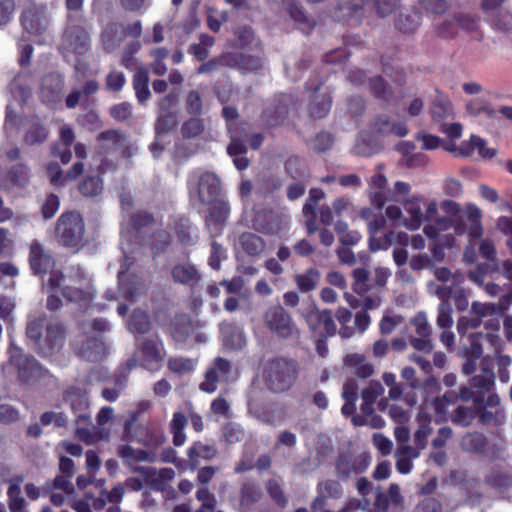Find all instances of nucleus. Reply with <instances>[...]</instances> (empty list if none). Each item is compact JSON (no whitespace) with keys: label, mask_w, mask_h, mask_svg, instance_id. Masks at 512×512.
<instances>
[{"label":"nucleus","mask_w":512,"mask_h":512,"mask_svg":"<svg viewBox=\"0 0 512 512\" xmlns=\"http://www.w3.org/2000/svg\"><path fill=\"white\" fill-rule=\"evenodd\" d=\"M62 399L75 416V436L85 444H94L97 437L93 432L90 401L86 389L75 385L69 386L63 391Z\"/></svg>","instance_id":"obj_1"},{"label":"nucleus","mask_w":512,"mask_h":512,"mask_svg":"<svg viewBox=\"0 0 512 512\" xmlns=\"http://www.w3.org/2000/svg\"><path fill=\"white\" fill-rule=\"evenodd\" d=\"M298 373L299 365L295 359L276 356L265 364L263 378L270 391L280 393L289 390L295 384Z\"/></svg>","instance_id":"obj_2"},{"label":"nucleus","mask_w":512,"mask_h":512,"mask_svg":"<svg viewBox=\"0 0 512 512\" xmlns=\"http://www.w3.org/2000/svg\"><path fill=\"white\" fill-rule=\"evenodd\" d=\"M85 222L78 211L63 212L55 225V237L65 248L78 251L84 245Z\"/></svg>","instance_id":"obj_3"},{"label":"nucleus","mask_w":512,"mask_h":512,"mask_svg":"<svg viewBox=\"0 0 512 512\" xmlns=\"http://www.w3.org/2000/svg\"><path fill=\"white\" fill-rule=\"evenodd\" d=\"M263 322L270 333L282 340L297 341L300 330L292 315L280 304L271 305L263 314Z\"/></svg>","instance_id":"obj_4"},{"label":"nucleus","mask_w":512,"mask_h":512,"mask_svg":"<svg viewBox=\"0 0 512 512\" xmlns=\"http://www.w3.org/2000/svg\"><path fill=\"white\" fill-rule=\"evenodd\" d=\"M10 363L15 366L17 379L21 384L32 385L41 380L53 377L51 372L42 366L32 355H26L22 349H10Z\"/></svg>","instance_id":"obj_5"},{"label":"nucleus","mask_w":512,"mask_h":512,"mask_svg":"<svg viewBox=\"0 0 512 512\" xmlns=\"http://www.w3.org/2000/svg\"><path fill=\"white\" fill-rule=\"evenodd\" d=\"M187 187L190 197L196 196L203 205H210L218 200L221 182L212 172H192L188 176Z\"/></svg>","instance_id":"obj_6"},{"label":"nucleus","mask_w":512,"mask_h":512,"mask_svg":"<svg viewBox=\"0 0 512 512\" xmlns=\"http://www.w3.org/2000/svg\"><path fill=\"white\" fill-rule=\"evenodd\" d=\"M123 437L128 442H136L146 447L157 448L165 440V434L152 424H135L134 420H127L124 424Z\"/></svg>","instance_id":"obj_7"},{"label":"nucleus","mask_w":512,"mask_h":512,"mask_svg":"<svg viewBox=\"0 0 512 512\" xmlns=\"http://www.w3.org/2000/svg\"><path fill=\"white\" fill-rule=\"evenodd\" d=\"M22 28L30 35L43 34L49 25L47 17V6L44 4H33L24 9L20 15Z\"/></svg>","instance_id":"obj_8"},{"label":"nucleus","mask_w":512,"mask_h":512,"mask_svg":"<svg viewBox=\"0 0 512 512\" xmlns=\"http://www.w3.org/2000/svg\"><path fill=\"white\" fill-rule=\"evenodd\" d=\"M472 312L478 316L489 317V319L484 322V326L488 330L485 337L493 344L494 341L498 339L496 332L500 329L504 308L500 304L474 302L472 304Z\"/></svg>","instance_id":"obj_9"},{"label":"nucleus","mask_w":512,"mask_h":512,"mask_svg":"<svg viewBox=\"0 0 512 512\" xmlns=\"http://www.w3.org/2000/svg\"><path fill=\"white\" fill-rule=\"evenodd\" d=\"M65 342V328L61 322L49 323L45 327V335L37 345L38 353L50 357L58 353Z\"/></svg>","instance_id":"obj_10"},{"label":"nucleus","mask_w":512,"mask_h":512,"mask_svg":"<svg viewBox=\"0 0 512 512\" xmlns=\"http://www.w3.org/2000/svg\"><path fill=\"white\" fill-rule=\"evenodd\" d=\"M371 463V456L367 453L359 455L340 454L335 463L338 477L347 480L351 475H358L367 470Z\"/></svg>","instance_id":"obj_11"},{"label":"nucleus","mask_w":512,"mask_h":512,"mask_svg":"<svg viewBox=\"0 0 512 512\" xmlns=\"http://www.w3.org/2000/svg\"><path fill=\"white\" fill-rule=\"evenodd\" d=\"M231 362L223 357H216L205 374L204 380L199 384L202 392L212 394L217 390L221 378H226L231 372Z\"/></svg>","instance_id":"obj_12"},{"label":"nucleus","mask_w":512,"mask_h":512,"mask_svg":"<svg viewBox=\"0 0 512 512\" xmlns=\"http://www.w3.org/2000/svg\"><path fill=\"white\" fill-rule=\"evenodd\" d=\"M372 0H347L338 5L334 17L349 26H359L365 15V6Z\"/></svg>","instance_id":"obj_13"},{"label":"nucleus","mask_w":512,"mask_h":512,"mask_svg":"<svg viewBox=\"0 0 512 512\" xmlns=\"http://www.w3.org/2000/svg\"><path fill=\"white\" fill-rule=\"evenodd\" d=\"M288 101V96L281 95L274 98L271 104L263 110L261 119L266 127L276 128L285 122L289 114Z\"/></svg>","instance_id":"obj_14"},{"label":"nucleus","mask_w":512,"mask_h":512,"mask_svg":"<svg viewBox=\"0 0 512 512\" xmlns=\"http://www.w3.org/2000/svg\"><path fill=\"white\" fill-rule=\"evenodd\" d=\"M63 43L73 54L84 55L90 49V36L81 25H70L63 33Z\"/></svg>","instance_id":"obj_15"},{"label":"nucleus","mask_w":512,"mask_h":512,"mask_svg":"<svg viewBox=\"0 0 512 512\" xmlns=\"http://www.w3.org/2000/svg\"><path fill=\"white\" fill-rule=\"evenodd\" d=\"M317 495L311 502L312 512H323L326 509L327 501L329 499H340L343 494V489L341 484L337 480L328 479L318 483Z\"/></svg>","instance_id":"obj_16"},{"label":"nucleus","mask_w":512,"mask_h":512,"mask_svg":"<svg viewBox=\"0 0 512 512\" xmlns=\"http://www.w3.org/2000/svg\"><path fill=\"white\" fill-rule=\"evenodd\" d=\"M29 265L34 275L44 276L54 268L55 260L41 243L34 240L30 245Z\"/></svg>","instance_id":"obj_17"},{"label":"nucleus","mask_w":512,"mask_h":512,"mask_svg":"<svg viewBox=\"0 0 512 512\" xmlns=\"http://www.w3.org/2000/svg\"><path fill=\"white\" fill-rule=\"evenodd\" d=\"M306 322L309 329L318 334L332 337L336 334V325L333 319V314L330 310H312L306 315Z\"/></svg>","instance_id":"obj_18"},{"label":"nucleus","mask_w":512,"mask_h":512,"mask_svg":"<svg viewBox=\"0 0 512 512\" xmlns=\"http://www.w3.org/2000/svg\"><path fill=\"white\" fill-rule=\"evenodd\" d=\"M105 351L103 339L98 336H86L74 347V352L78 357L91 362L101 360L105 356Z\"/></svg>","instance_id":"obj_19"},{"label":"nucleus","mask_w":512,"mask_h":512,"mask_svg":"<svg viewBox=\"0 0 512 512\" xmlns=\"http://www.w3.org/2000/svg\"><path fill=\"white\" fill-rule=\"evenodd\" d=\"M64 78L58 73H49L42 78L40 96L48 105L56 104L62 99Z\"/></svg>","instance_id":"obj_20"},{"label":"nucleus","mask_w":512,"mask_h":512,"mask_svg":"<svg viewBox=\"0 0 512 512\" xmlns=\"http://www.w3.org/2000/svg\"><path fill=\"white\" fill-rule=\"evenodd\" d=\"M506 0H482L480 8L490 25L501 32L511 30L510 21L502 17L501 7Z\"/></svg>","instance_id":"obj_21"},{"label":"nucleus","mask_w":512,"mask_h":512,"mask_svg":"<svg viewBox=\"0 0 512 512\" xmlns=\"http://www.w3.org/2000/svg\"><path fill=\"white\" fill-rule=\"evenodd\" d=\"M142 360L146 367L159 368L166 356L163 342L160 339H145L140 345Z\"/></svg>","instance_id":"obj_22"},{"label":"nucleus","mask_w":512,"mask_h":512,"mask_svg":"<svg viewBox=\"0 0 512 512\" xmlns=\"http://www.w3.org/2000/svg\"><path fill=\"white\" fill-rule=\"evenodd\" d=\"M61 295L68 303H75L79 307L88 308L96 297V290L92 285L74 287L70 285L61 288Z\"/></svg>","instance_id":"obj_23"},{"label":"nucleus","mask_w":512,"mask_h":512,"mask_svg":"<svg viewBox=\"0 0 512 512\" xmlns=\"http://www.w3.org/2000/svg\"><path fill=\"white\" fill-rule=\"evenodd\" d=\"M171 277L177 284L194 288L201 281L202 274L196 265L187 262L174 265L171 269Z\"/></svg>","instance_id":"obj_24"},{"label":"nucleus","mask_w":512,"mask_h":512,"mask_svg":"<svg viewBox=\"0 0 512 512\" xmlns=\"http://www.w3.org/2000/svg\"><path fill=\"white\" fill-rule=\"evenodd\" d=\"M322 82H320L316 87L315 91L312 94L309 104H308V115L314 120L325 118L332 107V96L329 92L318 93L320 86H322Z\"/></svg>","instance_id":"obj_25"},{"label":"nucleus","mask_w":512,"mask_h":512,"mask_svg":"<svg viewBox=\"0 0 512 512\" xmlns=\"http://www.w3.org/2000/svg\"><path fill=\"white\" fill-rule=\"evenodd\" d=\"M29 181V169L26 165L19 163L12 166L0 179V188L10 191L16 187H25Z\"/></svg>","instance_id":"obj_26"},{"label":"nucleus","mask_w":512,"mask_h":512,"mask_svg":"<svg viewBox=\"0 0 512 512\" xmlns=\"http://www.w3.org/2000/svg\"><path fill=\"white\" fill-rule=\"evenodd\" d=\"M126 136L119 130L109 129L102 131L97 136L99 143V153L102 155H110L124 146Z\"/></svg>","instance_id":"obj_27"},{"label":"nucleus","mask_w":512,"mask_h":512,"mask_svg":"<svg viewBox=\"0 0 512 512\" xmlns=\"http://www.w3.org/2000/svg\"><path fill=\"white\" fill-rule=\"evenodd\" d=\"M263 497V491L258 482L252 479H244L241 482L238 500L242 508L250 509Z\"/></svg>","instance_id":"obj_28"},{"label":"nucleus","mask_w":512,"mask_h":512,"mask_svg":"<svg viewBox=\"0 0 512 512\" xmlns=\"http://www.w3.org/2000/svg\"><path fill=\"white\" fill-rule=\"evenodd\" d=\"M174 232L182 246L195 245L199 239L198 228L187 217L178 218L174 224Z\"/></svg>","instance_id":"obj_29"},{"label":"nucleus","mask_w":512,"mask_h":512,"mask_svg":"<svg viewBox=\"0 0 512 512\" xmlns=\"http://www.w3.org/2000/svg\"><path fill=\"white\" fill-rule=\"evenodd\" d=\"M430 114L432 122L438 124L439 127L442 123L453 120L455 117L452 102L442 95L436 97L431 104Z\"/></svg>","instance_id":"obj_30"},{"label":"nucleus","mask_w":512,"mask_h":512,"mask_svg":"<svg viewBox=\"0 0 512 512\" xmlns=\"http://www.w3.org/2000/svg\"><path fill=\"white\" fill-rule=\"evenodd\" d=\"M123 40L124 32L120 23H108L101 32V42L106 53H112Z\"/></svg>","instance_id":"obj_31"},{"label":"nucleus","mask_w":512,"mask_h":512,"mask_svg":"<svg viewBox=\"0 0 512 512\" xmlns=\"http://www.w3.org/2000/svg\"><path fill=\"white\" fill-rule=\"evenodd\" d=\"M210 205L212 206L205 220L206 225L208 228L221 232L229 215V206L222 200H216Z\"/></svg>","instance_id":"obj_32"},{"label":"nucleus","mask_w":512,"mask_h":512,"mask_svg":"<svg viewBox=\"0 0 512 512\" xmlns=\"http://www.w3.org/2000/svg\"><path fill=\"white\" fill-rule=\"evenodd\" d=\"M500 275V266L498 260H486L479 263L474 270L469 271L468 278L479 286L485 284V278L489 276L497 280Z\"/></svg>","instance_id":"obj_33"},{"label":"nucleus","mask_w":512,"mask_h":512,"mask_svg":"<svg viewBox=\"0 0 512 512\" xmlns=\"http://www.w3.org/2000/svg\"><path fill=\"white\" fill-rule=\"evenodd\" d=\"M486 141L477 135H472L470 140L462 142L458 148V154L462 156H470L475 149L478 150L479 155L485 159L493 158L497 151L494 148H487Z\"/></svg>","instance_id":"obj_34"},{"label":"nucleus","mask_w":512,"mask_h":512,"mask_svg":"<svg viewBox=\"0 0 512 512\" xmlns=\"http://www.w3.org/2000/svg\"><path fill=\"white\" fill-rule=\"evenodd\" d=\"M344 365L354 369V374L358 378L367 379L374 372V366L367 362L364 354L350 353L344 358Z\"/></svg>","instance_id":"obj_35"},{"label":"nucleus","mask_w":512,"mask_h":512,"mask_svg":"<svg viewBox=\"0 0 512 512\" xmlns=\"http://www.w3.org/2000/svg\"><path fill=\"white\" fill-rule=\"evenodd\" d=\"M422 15L418 10H412L408 13H399L394 20L395 28L405 34L414 33L420 26Z\"/></svg>","instance_id":"obj_36"},{"label":"nucleus","mask_w":512,"mask_h":512,"mask_svg":"<svg viewBox=\"0 0 512 512\" xmlns=\"http://www.w3.org/2000/svg\"><path fill=\"white\" fill-rule=\"evenodd\" d=\"M135 96L140 104H144L151 96L149 90V75L148 71L140 67L133 75L132 80Z\"/></svg>","instance_id":"obj_37"},{"label":"nucleus","mask_w":512,"mask_h":512,"mask_svg":"<svg viewBox=\"0 0 512 512\" xmlns=\"http://www.w3.org/2000/svg\"><path fill=\"white\" fill-rule=\"evenodd\" d=\"M239 245L249 256H259L265 249L264 240L252 232L242 233L239 237Z\"/></svg>","instance_id":"obj_38"},{"label":"nucleus","mask_w":512,"mask_h":512,"mask_svg":"<svg viewBox=\"0 0 512 512\" xmlns=\"http://www.w3.org/2000/svg\"><path fill=\"white\" fill-rule=\"evenodd\" d=\"M462 448L470 453L482 454L488 446L487 437L480 432H471L463 436L461 441Z\"/></svg>","instance_id":"obj_39"},{"label":"nucleus","mask_w":512,"mask_h":512,"mask_svg":"<svg viewBox=\"0 0 512 512\" xmlns=\"http://www.w3.org/2000/svg\"><path fill=\"white\" fill-rule=\"evenodd\" d=\"M320 278L321 274L316 268H308L304 273L297 274L294 277V281L301 292L307 293L317 287Z\"/></svg>","instance_id":"obj_40"},{"label":"nucleus","mask_w":512,"mask_h":512,"mask_svg":"<svg viewBox=\"0 0 512 512\" xmlns=\"http://www.w3.org/2000/svg\"><path fill=\"white\" fill-rule=\"evenodd\" d=\"M188 423L187 417L182 412H175L170 423V432L173 435V444L182 446L186 441L184 429Z\"/></svg>","instance_id":"obj_41"},{"label":"nucleus","mask_w":512,"mask_h":512,"mask_svg":"<svg viewBox=\"0 0 512 512\" xmlns=\"http://www.w3.org/2000/svg\"><path fill=\"white\" fill-rule=\"evenodd\" d=\"M369 88L371 94L378 100L389 103L393 97V91L388 83L381 76H375L369 79Z\"/></svg>","instance_id":"obj_42"},{"label":"nucleus","mask_w":512,"mask_h":512,"mask_svg":"<svg viewBox=\"0 0 512 512\" xmlns=\"http://www.w3.org/2000/svg\"><path fill=\"white\" fill-rule=\"evenodd\" d=\"M405 211L408 213L409 218L406 219L405 225L410 230H417L423 222V213L418 199H412L405 203Z\"/></svg>","instance_id":"obj_43"},{"label":"nucleus","mask_w":512,"mask_h":512,"mask_svg":"<svg viewBox=\"0 0 512 512\" xmlns=\"http://www.w3.org/2000/svg\"><path fill=\"white\" fill-rule=\"evenodd\" d=\"M119 457H121L127 463L131 462H152L154 455L143 449H135L130 445H122L118 451Z\"/></svg>","instance_id":"obj_44"},{"label":"nucleus","mask_w":512,"mask_h":512,"mask_svg":"<svg viewBox=\"0 0 512 512\" xmlns=\"http://www.w3.org/2000/svg\"><path fill=\"white\" fill-rule=\"evenodd\" d=\"M129 330L133 333L145 334L151 328L148 314L140 309H135L128 321Z\"/></svg>","instance_id":"obj_45"},{"label":"nucleus","mask_w":512,"mask_h":512,"mask_svg":"<svg viewBox=\"0 0 512 512\" xmlns=\"http://www.w3.org/2000/svg\"><path fill=\"white\" fill-rule=\"evenodd\" d=\"M78 190L85 197H95L103 190V179L100 175H87L79 183Z\"/></svg>","instance_id":"obj_46"},{"label":"nucleus","mask_w":512,"mask_h":512,"mask_svg":"<svg viewBox=\"0 0 512 512\" xmlns=\"http://www.w3.org/2000/svg\"><path fill=\"white\" fill-rule=\"evenodd\" d=\"M178 125L177 112H159L155 121L156 134H167Z\"/></svg>","instance_id":"obj_47"},{"label":"nucleus","mask_w":512,"mask_h":512,"mask_svg":"<svg viewBox=\"0 0 512 512\" xmlns=\"http://www.w3.org/2000/svg\"><path fill=\"white\" fill-rule=\"evenodd\" d=\"M154 216L147 211H137L132 213L128 219V227L133 232H140L142 229L151 226L154 223Z\"/></svg>","instance_id":"obj_48"},{"label":"nucleus","mask_w":512,"mask_h":512,"mask_svg":"<svg viewBox=\"0 0 512 512\" xmlns=\"http://www.w3.org/2000/svg\"><path fill=\"white\" fill-rule=\"evenodd\" d=\"M475 415L473 408L460 405L454 409L450 420L456 426L468 427L472 424Z\"/></svg>","instance_id":"obj_49"},{"label":"nucleus","mask_w":512,"mask_h":512,"mask_svg":"<svg viewBox=\"0 0 512 512\" xmlns=\"http://www.w3.org/2000/svg\"><path fill=\"white\" fill-rule=\"evenodd\" d=\"M284 170L294 180H301L305 178V164L304 161L296 155L290 156L284 163Z\"/></svg>","instance_id":"obj_50"},{"label":"nucleus","mask_w":512,"mask_h":512,"mask_svg":"<svg viewBox=\"0 0 512 512\" xmlns=\"http://www.w3.org/2000/svg\"><path fill=\"white\" fill-rule=\"evenodd\" d=\"M266 490L272 501L280 507H285L288 499L283 491L280 479L271 478L266 482Z\"/></svg>","instance_id":"obj_51"},{"label":"nucleus","mask_w":512,"mask_h":512,"mask_svg":"<svg viewBox=\"0 0 512 512\" xmlns=\"http://www.w3.org/2000/svg\"><path fill=\"white\" fill-rule=\"evenodd\" d=\"M140 49L141 44L138 40L129 42L122 52L120 65L127 70H133L137 65L135 55L140 51Z\"/></svg>","instance_id":"obj_52"},{"label":"nucleus","mask_w":512,"mask_h":512,"mask_svg":"<svg viewBox=\"0 0 512 512\" xmlns=\"http://www.w3.org/2000/svg\"><path fill=\"white\" fill-rule=\"evenodd\" d=\"M238 70L242 73H256L263 67V58L258 55L240 53Z\"/></svg>","instance_id":"obj_53"},{"label":"nucleus","mask_w":512,"mask_h":512,"mask_svg":"<svg viewBox=\"0 0 512 512\" xmlns=\"http://www.w3.org/2000/svg\"><path fill=\"white\" fill-rule=\"evenodd\" d=\"M204 131V122L199 116H193L186 120L181 126V134L184 139H191L200 136Z\"/></svg>","instance_id":"obj_54"},{"label":"nucleus","mask_w":512,"mask_h":512,"mask_svg":"<svg viewBox=\"0 0 512 512\" xmlns=\"http://www.w3.org/2000/svg\"><path fill=\"white\" fill-rule=\"evenodd\" d=\"M48 135L49 131L45 126L39 123H34L25 133L24 142L27 145L41 144L46 141Z\"/></svg>","instance_id":"obj_55"},{"label":"nucleus","mask_w":512,"mask_h":512,"mask_svg":"<svg viewBox=\"0 0 512 512\" xmlns=\"http://www.w3.org/2000/svg\"><path fill=\"white\" fill-rule=\"evenodd\" d=\"M495 384V375L492 370H485L482 374L475 375L470 379V385L478 389V392H489Z\"/></svg>","instance_id":"obj_56"},{"label":"nucleus","mask_w":512,"mask_h":512,"mask_svg":"<svg viewBox=\"0 0 512 512\" xmlns=\"http://www.w3.org/2000/svg\"><path fill=\"white\" fill-rule=\"evenodd\" d=\"M167 367L172 373L184 375L194 370L195 362L190 358L172 357L168 360Z\"/></svg>","instance_id":"obj_57"},{"label":"nucleus","mask_w":512,"mask_h":512,"mask_svg":"<svg viewBox=\"0 0 512 512\" xmlns=\"http://www.w3.org/2000/svg\"><path fill=\"white\" fill-rule=\"evenodd\" d=\"M393 61L394 56L382 55L380 58L382 70L395 83H397L398 85H403L405 83V73L403 72V70L394 68L392 64Z\"/></svg>","instance_id":"obj_58"},{"label":"nucleus","mask_w":512,"mask_h":512,"mask_svg":"<svg viewBox=\"0 0 512 512\" xmlns=\"http://www.w3.org/2000/svg\"><path fill=\"white\" fill-rule=\"evenodd\" d=\"M467 112L472 116L485 115L488 118H493L496 115L495 109L490 103L482 99H474L466 106Z\"/></svg>","instance_id":"obj_59"},{"label":"nucleus","mask_w":512,"mask_h":512,"mask_svg":"<svg viewBox=\"0 0 512 512\" xmlns=\"http://www.w3.org/2000/svg\"><path fill=\"white\" fill-rule=\"evenodd\" d=\"M46 322V316L41 315L30 321L26 325V336L37 346L42 339L43 328Z\"/></svg>","instance_id":"obj_60"},{"label":"nucleus","mask_w":512,"mask_h":512,"mask_svg":"<svg viewBox=\"0 0 512 512\" xmlns=\"http://www.w3.org/2000/svg\"><path fill=\"white\" fill-rule=\"evenodd\" d=\"M352 276L354 279L353 283V291L358 295L363 296L370 290V286L368 285L369 281V272L367 269L359 267L353 270Z\"/></svg>","instance_id":"obj_61"},{"label":"nucleus","mask_w":512,"mask_h":512,"mask_svg":"<svg viewBox=\"0 0 512 512\" xmlns=\"http://www.w3.org/2000/svg\"><path fill=\"white\" fill-rule=\"evenodd\" d=\"M217 454L214 446L202 445L200 442L194 443L188 450L187 455L191 461L196 460L198 457L204 459H213Z\"/></svg>","instance_id":"obj_62"},{"label":"nucleus","mask_w":512,"mask_h":512,"mask_svg":"<svg viewBox=\"0 0 512 512\" xmlns=\"http://www.w3.org/2000/svg\"><path fill=\"white\" fill-rule=\"evenodd\" d=\"M126 84V77L122 71L113 69L105 78V88L111 92H120Z\"/></svg>","instance_id":"obj_63"},{"label":"nucleus","mask_w":512,"mask_h":512,"mask_svg":"<svg viewBox=\"0 0 512 512\" xmlns=\"http://www.w3.org/2000/svg\"><path fill=\"white\" fill-rule=\"evenodd\" d=\"M231 130L230 143L227 146V153L231 157L245 155L248 151L245 140L241 135H238L237 129Z\"/></svg>","instance_id":"obj_64"}]
</instances>
